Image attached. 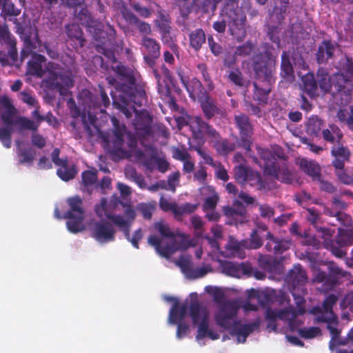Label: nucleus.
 <instances>
[{"instance_id": "obj_1", "label": "nucleus", "mask_w": 353, "mask_h": 353, "mask_svg": "<svg viewBox=\"0 0 353 353\" xmlns=\"http://www.w3.org/2000/svg\"><path fill=\"white\" fill-rule=\"evenodd\" d=\"M275 65L276 57L268 50L264 54L261 52L254 56L252 68L256 80L254 82L253 99L255 101L267 103L272 85L275 82Z\"/></svg>"}, {"instance_id": "obj_2", "label": "nucleus", "mask_w": 353, "mask_h": 353, "mask_svg": "<svg viewBox=\"0 0 353 353\" xmlns=\"http://www.w3.org/2000/svg\"><path fill=\"white\" fill-rule=\"evenodd\" d=\"M238 307L234 302L228 301L223 304L216 312V323L225 330H230V334L236 335L238 341L245 343L247 337L259 327V322L241 325L236 320Z\"/></svg>"}, {"instance_id": "obj_3", "label": "nucleus", "mask_w": 353, "mask_h": 353, "mask_svg": "<svg viewBox=\"0 0 353 353\" xmlns=\"http://www.w3.org/2000/svg\"><path fill=\"white\" fill-rule=\"evenodd\" d=\"M154 228L158 230L162 237L169 238L172 240L170 244L162 246L161 240L156 235H150L148 241L153 246L157 252L161 256L169 258L176 251L187 249L188 244L184 239L178 241L175 237L176 234L171 231L168 224L163 221H159L154 223Z\"/></svg>"}, {"instance_id": "obj_4", "label": "nucleus", "mask_w": 353, "mask_h": 353, "mask_svg": "<svg viewBox=\"0 0 353 353\" xmlns=\"http://www.w3.org/2000/svg\"><path fill=\"white\" fill-rule=\"evenodd\" d=\"M113 70L121 80L126 82V83H121L120 91L125 93L129 99L136 103L138 107L142 106L143 101H146V94L143 90H137L134 87L136 80L132 72L121 64L114 67Z\"/></svg>"}, {"instance_id": "obj_5", "label": "nucleus", "mask_w": 353, "mask_h": 353, "mask_svg": "<svg viewBox=\"0 0 353 353\" xmlns=\"http://www.w3.org/2000/svg\"><path fill=\"white\" fill-rule=\"evenodd\" d=\"M190 315L194 325L199 324L196 341L208 337L212 340L219 339L218 332L209 329V312L206 308L202 307L197 301H192L189 307Z\"/></svg>"}, {"instance_id": "obj_6", "label": "nucleus", "mask_w": 353, "mask_h": 353, "mask_svg": "<svg viewBox=\"0 0 353 353\" xmlns=\"http://www.w3.org/2000/svg\"><path fill=\"white\" fill-rule=\"evenodd\" d=\"M69 210L66 212L63 218L68 219L66 223L68 230L72 233L83 231L85 228L83 220L85 219V210L83 209V200L79 196L69 197L67 199Z\"/></svg>"}, {"instance_id": "obj_7", "label": "nucleus", "mask_w": 353, "mask_h": 353, "mask_svg": "<svg viewBox=\"0 0 353 353\" xmlns=\"http://www.w3.org/2000/svg\"><path fill=\"white\" fill-rule=\"evenodd\" d=\"M225 12L229 17V31L230 34L237 41H242L246 37L245 22L246 17L239 6H225Z\"/></svg>"}, {"instance_id": "obj_8", "label": "nucleus", "mask_w": 353, "mask_h": 353, "mask_svg": "<svg viewBox=\"0 0 353 353\" xmlns=\"http://www.w3.org/2000/svg\"><path fill=\"white\" fill-rule=\"evenodd\" d=\"M110 220H100L89 224L90 236L100 243H107L115 240L117 230Z\"/></svg>"}, {"instance_id": "obj_9", "label": "nucleus", "mask_w": 353, "mask_h": 353, "mask_svg": "<svg viewBox=\"0 0 353 353\" xmlns=\"http://www.w3.org/2000/svg\"><path fill=\"white\" fill-rule=\"evenodd\" d=\"M46 82L50 89L57 90L61 96H65L68 89L74 85L70 74L63 70H49Z\"/></svg>"}, {"instance_id": "obj_10", "label": "nucleus", "mask_w": 353, "mask_h": 353, "mask_svg": "<svg viewBox=\"0 0 353 353\" xmlns=\"http://www.w3.org/2000/svg\"><path fill=\"white\" fill-rule=\"evenodd\" d=\"M177 74L180 78L181 82L188 92L189 97L193 101L204 99L208 95L207 90L198 79L192 78L190 80H187L181 70H177Z\"/></svg>"}, {"instance_id": "obj_11", "label": "nucleus", "mask_w": 353, "mask_h": 353, "mask_svg": "<svg viewBox=\"0 0 353 353\" xmlns=\"http://www.w3.org/2000/svg\"><path fill=\"white\" fill-rule=\"evenodd\" d=\"M330 152L334 158L332 161V166L336 170L343 171L345 163L349 162L350 160L351 152L350 149L340 141L336 143L332 147Z\"/></svg>"}, {"instance_id": "obj_12", "label": "nucleus", "mask_w": 353, "mask_h": 353, "mask_svg": "<svg viewBox=\"0 0 353 353\" xmlns=\"http://www.w3.org/2000/svg\"><path fill=\"white\" fill-rule=\"evenodd\" d=\"M181 26L182 32H188L189 47L196 52L200 51L208 39L205 31L201 28L190 30L189 26L185 21Z\"/></svg>"}, {"instance_id": "obj_13", "label": "nucleus", "mask_w": 353, "mask_h": 353, "mask_svg": "<svg viewBox=\"0 0 353 353\" xmlns=\"http://www.w3.org/2000/svg\"><path fill=\"white\" fill-rule=\"evenodd\" d=\"M193 137L202 139L204 134L209 137L216 139L219 137L217 131L210 124L203 121L199 117L192 118L190 123Z\"/></svg>"}, {"instance_id": "obj_14", "label": "nucleus", "mask_w": 353, "mask_h": 353, "mask_svg": "<svg viewBox=\"0 0 353 353\" xmlns=\"http://www.w3.org/2000/svg\"><path fill=\"white\" fill-rule=\"evenodd\" d=\"M172 19L165 10L158 11L154 25L158 28L163 43H169L172 41L171 37Z\"/></svg>"}, {"instance_id": "obj_15", "label": "nucleus", "mask_w": 353, "mask_h": 353, "mask_svg": "<svg viewBox=\"0 0 353 353\" xmlns=\"http://www.w3.org/2000/svg\"><path fill=\"white\" fill-rule=\"evenodd\" d=\"M219 267L222 273L236 278H240L241 275H244V273H248L251 270L248 262L238 263L228 261H220Z\"/></svg>"}, {"instance_id": "obj_16", "label": "nucleus", "mask_w": 353, "mask_h": 353, "mask_svg": "<svg viewBox=\"0 0 353 353\" xmlns=\"http://www.w3.org/2000/svg\"><path fill=\"white\" fill-rule=\"evenodd\" d=\"M266 240L268 241L265 246L266 250L276 254L287 251L292 245L290 240L276 238L270 232H267Z\"/></svg>"}, {"instance_id": "obj_17", "label": "nucleus", "mask_w": 353, "mask_h": 353, "mask_svg": "<svg viewBox=\"0 0 353 353\" xmlns=\"http://www.w3.org/2000/svg\"><path fill=\"white\" fill-rule=\"evenodd\" d=\"M121 12L125 21L129 25L135 26L140 33L145 35L151 34L152 30L150 25L145 21H141L128 8L124 6Z\"/></svg>"}, {"instance_id": "obj_18", "label": "nucleus", "mask_w": 353, "mask_h": 353, "mask_svg": "<svg viewBox=\"0 0 353 353\" xmlns=\"http://www.w3.org/2000/svg\"><path fill=\"white\" fill-rule=\"evenodd\" d=\"M336 43L330 39L323 40L319 46L316 53V61L319 64H325L334 57Z\"/></svg>"}, {"instance_id": "obj_19", "label": "nucleus", "mask_w": 353, "mask_h": 353, "mask_svg": "<svg viewBox=\"0 0 353 353\" xmlns=\"http://www.w3.org/2000/svg\"><path fill=\"white\" fill-rule=\"evenodd\" d=\"M266 174L287 184H290L293 181L292 173L288 170L285 162H283L282 165L268 166L266 168Z\"/></svg>"}, {"instance_id": "obj_20", "label": "nucleus", "mask_w": 353, "mask_h": 353, "mask_svg": "<svg viewBox=\"0 0 353 353\" xmlns=\"http://www.w3.org/2000/svg\"><path fill=\"white\" fill-rule=\"evenodd\" d=\"M352 84L343 74L336 73L332 77V92L350 96Z\"/></svg>"}, {"instance_id": "obj_21", "label": "nucleus", "mask_w": 353, "mask_h": 353, "mask_svg": "<svg viewBox=\"0 0 353 353\" xmlns=\"http://www.w3.org/2000/svg\"><path fill=\"white\" fill-rule=\"evenodd\" d=\"M0 4L1 6V15L14 17V18H10L9 20L15 25L17 32H21L23 31L22 24L15 18L21 14V9L15 8L10 0H0Z\"/></svg>"}, {"instance_id": "obj_22", "label": "nucleus", "mask_w": 353, "mask_h": 353, "mask_svg": "<svg viewBox=\"0 0 353 353\" xmlns=\"http://www.w3.org/2000/svg\"><path fill=\"white\" fill-rule=\"evenodd\" d=\"M0 43L8 46V52L12 62L17 59V42L14 37L10 34L7 26L0 25Z\"/></svg>"}, {"instance_id": "obj_23", "label": "nucleus", "mask_w": 353, "mask_h": 353, "mask_svg": "<svg viewBox=\"0 0 353 353\" xmlns=\"http://www.w3.org/2000/svg\"><path fill=\"white\" fill-rule=\"evenodd\" d=\"M0 104L6 109L1 115L3 123L9 127L15 125V120L13 119V117L17 111L9 97L7 95L0 97Z\"/></svg>"}, {"instance_id": "obj_24", "label": "nucleus", "mask_w": 353, "mask_h": 353, "mask_svg": "<svg viewBox=\"0 0 353 353\" xmlns=\"http://www.w3.org/2000/svg\"><path fill=\"white\" fill-rule=\"evenodd\" d=\"M288 281L295 288L302 286L307 282V274L301 265L298 264L293 267L288 274Z\"/></svg>"}, {"instance_id": "obj_25", "label": "nucleus", "mask_w": 353, "mask_h": 353, "mask_svg": "<svg viewBox=\"0 0 353 353\" xmlns=\"http://www.w3.org/2000/svg\"><path fill=\"white\" fill-rule=\"evenodd\" d=\"M108 220H110L115 226L118 227L119 230L121 231L125 238L130 241V229L131 221L125 220V218L119 214H105Z\"/></svg>"}, {"instance_id": "obj_26", "label": "nucleus", "mask_w": 353, "mask_h": 353, "mask_svg": "<svg viewBox=\"0 0 353 353\" xmlns=\"http://www.w3.org/2000/svg\"><path fill=\"white\" fill-rule=\"evenodd\" d=\"M168 300L175 301L170 311V322L172 324H176L178 321H182L188 311V304L183 303L182 305H180L179 301L174 297H170L168 299Z\"/></svg>"}, {"instance_id": "obj_27", "label": "nucleus", "mask_w": 353, "mask_h": 353, "mask_svg": "<svg viewBox=\"0 0 353 353\" xmlns=\"http://www.w3.org/2000/svg\"><path fill=\"white\" fill-rule=\"evenodd\" d=\"M126 134V130L121 131L117 130L113 131V137L112 139V148L110 153L112 154L123 157L125 154V150L123 149L124 137Z\"/></svg>"}, {"instance_id": "obj_28", "label": "nucleus", "mask_w": 353, "mask_h": 353, "mask_svg": "<svg viewBox=\"0 0 353 353\" xmlns=\"http://www.w3.org/2000/svg\"><path fill=\"white\" fill-rule=\"evenodd\" d=\"M153 74L157 83V90L160 97L163 100H168L171 103L176 105V99L171 95V89L169 84L163 80L161 81V75L157 69H153Z\"/></svg>"}, {"instance_id": "obj_29", "label": "nucleus", "mask_w": 353, "mask_h": 353, "mask_svg": "<svg viewBox=\"0 0 353 353\" xmlns=\"http://www.w3.org/2000/svg\"><path fill=\"white\" fill-rule=\"evenodd\" d=\"M301 169L311 176L314 181L320 180L321 168L314 161L301 159L298 163Z\"/></svg>"}, {"instance_id": "obj_30", "label": "nucleus", "mask_w": 353, "mask_h": 353, "mask_svg": "<svg viewBox=\"0 0 353 353\" xmlns=\"http://www.w3.org/2000/svg\"><path fill=\"white\" fill-rule=\"evenodd\" d=\"M151 122L152 119L150 116H139L134 121V128L141 135L150 136L152 134Z\"/></svg>"}, {"instance_id": "obj_31", "label": "nucleus", "mask_w": 353, "mask_h": 353, "mask_svg": "<svg viewBox=\"0 0 353 353\" xmlns=\"http://www.w3.org/2000/svg\"><path fill=\"white\" fill-rule=\"evenodd\" d=\"M99 91H100V100L99 101V99L97 97L91 96L90 97V105H89V108L91 109V106L94 109L99 108L101 113L105 112V109L107 108L110 103V99L103 88L102 86L99 85Z\"/></svg>"}, {"instance_id": "obj_32", "label": "nucleus", "mask_w": 353, "mask_h": 353, "mask_svg": "<svg viewBox=\"0 0 353 353\" xmlns=\"http://www.w3.org/2000/svg\"><path fill=\"white\" fill-rule=\"evenodd\" d=\"M66 33L70 39L76 42V45H78L80 48L84 46L83 32L79 25L72 23L67 26Z\"/></svg>"}, {"instance_id": "obj_33", "label": "nucleus", "mask_w": 353, "mask_h": 353, "mask_svg": "<svg viewBox=\"0 0 353 353\" xmlns=\"http://www.w3.org/2000/svg\"><path fill=\"white\" fill-rule=\"evenodd\" d=\"M228 80L239 88H248L250 81L244 79L243 73L239 68L229 71L227 75Z\"/></svg>"}, {"instance_id": "obj_34", "label": "nucleus", "mask_w": 353, "mask_h": 353, "mask_svg": "<svg viewBox=\"0 0 353 353\" xmlns=\"http://www.w3.org/2000/svg\"><path fill=\"white\" fill-rule=\"evenodd\" d=\"M234 121L240 131V136L252 135V127L250 122L249 117L243 114L236 115Z\"/></svg>"}, {"instance_id": "obj_35", "label": "nucleus", "mask_w": 353, "mask_h": 353, "mask_svg": "<svg viewBox=\"0 0 353 353\" xmlns=\"http://www.w3.org/2000/svg\"><path fill=\"white\" fill-rule=\"evenodd\" d=\"M333 241L339 247L350 246L353 244V232L352 230L339 228L338 234Z\"/></svg>"}, {"instance_id": "obj_36", "label": "nucleus", "mask_w": 353, "mask_h": 353, "mask_svg": "<svg viewBox=\"0 0 353 353\" xmlns=\"http://www.w3.org/2000/svg\"><path fill=\"white\" fill-rule=\"evenodd\" d=\"M322 135L325 141L332 143L340 142L343 137L341 130L334 125H330V129L323 130Z\"/></svg>"}, {"instance_id": "obj_37", "label": "nucleus", "mask_w": 353, "mask_h": 353, "mask_svg": "<svg viewBox=\"0 0 353 353\" xmlns=\"http://www.w3.org/2000/svg\"><path fill=\"white\" fill-rule=\"evenodd\" d=\"M198 101L201 103L202 110L208 119H210L215 115L218 109L214 101L210 97L209 94L206 96L205 99Z\"/></svg>"}, {"instance_id": "obj_38", "label": "nucleus", "mask_w": 353, "mask_h": 353, "mask_svg": "<svg viewBox=\"0 0 353 353\" xmlns=\"http://www.w3.org/2000/svg\"><path fill=\"white\" fill-rule=\"evenodd\" d=\"M142 45L145 48L148 54L153 57H159L160 45L156 39L143 36L141 40Z\"/></svg>"}, {"instance_id": "obj_39", "label": "nucleus", "mask_w": 353, "mask_h": 353, "mask_svg": "<svg viewBox=\"0 0 353 353\" xmlns=\"http://www.w3.org/2000/svg\"><path fill=\"white\" fill-rule=\"evenodd\" d=\"M319 322L327 323V329L329 330L331 336L332 341H334L339 338L340 335V331L336 328V325L338 324L337 316L333 315V316L327 317L321 316L318 318Z\"/></svg>"}, {"instance_id": "obj_40", "label": "nucleus", "mask_w": 353, "mask_h": 353, "mask_svg": "<svg viewBox=\"0 0 353 353\" xmlns=\"http://www.w3.org/2000/svg\"><path fill=\"white\" fill-rule=\"evenodd\" d=\"M302 87L303 91L310 97L316 94L317 83L312 74H307L302 77Z\"/></svg>"}, {"instance_id": "obj_41", "label": "nucleus", "mask_w": 353, "mask_h": 353, "mask_svg": "<svg viewBox=\"0 0 353 353\" xmlns=\"http://www.w3.org/2000/svg\"><path fill=\"white\" fill-rule=\"evenodd\" d=\"M317 86L324 92H330L332 90V78L323 70H319L316 73Z\"/></svg>"}, {"instance_id": "obj_42", "label": "nucleus", "mask_w": 353, "mask_h": 353, "mask_svg": "<svg viewBox=\"0 0 353 353\" xmlns=\"http://www.w3.org/2000/svg\"><path fill=\"white\" fill-rule=\"evenodd\" d=\"M323 125V121L317 116L311 117L307 123L306 132L307 134L318 137Z\"/></svg>"}, {"instance_id": "obj_43", "label": "nucleus", "mask_w": 353, "mask_h": 353, "mask_svg": "<svg viewBox=\"0 0 353 353\" xmlns=\"http://www.w3.org/2000/svg\"><path fill=\"white\" fill-rule=\"evenodd\" d=\"M225 248L230 252L231 255L238 256L242 258L243 250L245 248L247 249V240H242L241 241L230 240L226 245Z\"/></svg>"}, {"instance_id": "obj_44", "label": "nucleus", "mask_w": 353, "mask_h": 353, "mask_svg": "<svg viewBox=\"0 0 353 353\" xmlns=\"http://www.w3.org/2000/svg\"><path fill=\"white\" fill-rule=\"evenodd\" d=\"M17 154L19 157V163L30 165L34 160L36 152L32 148H20L17 150Z\"/></svg>"}, {"instance_id": "obj_45", "label": "nucleus", "mask_w": 353, "mask_h": 353, "mask_svg": "<svg viewBox=\"0 0 353 353\" xmlns=\"http://www.w3.org/2000/svg\"><path fill=\"white\" fill-rule=\"evenodd\" d=\"M60 168L57 169V174L63 181H68L74 179L77 173L74 165L68 167V161L65 165H59Z\"/></svg>"}, {"instance_id": "obj_46", "label": "nucleus", "mask_w": 353, "mask_h": 353, "mask_svg": "<svg viewBox=\"0 0 353 353\" xmlns=\"http://www.w3.org/2000/svg\"><path fill=\"white\" fill-rule=\"evenodd\" d=\"M277 263L275 259L268 255H260L258 259L259 266L265 272H274Z\"/></svg>"}, {"instance_id": "obj_47", "label": "nucleus", "mask_w": 353, "mask_h": 353, "mask_svg": "<svg viewBox=\"0 0 353 353\" xmlns=\"http://www.w3.org/2000/svg\"><path fill=\"white\" fill-rule=\"evenodd\" d=\"M214 148L219 154L226 155L235 150L236 145L230 142L228 139H223L216 141L214 143Z\"/></svg>"}, {"instance_id": "obj_48", "label": "nucleus", "mask_w": 353, "mask_h": 353, "mask_svg": "<svg viewBox=\"0 0 353 353\" xmlns=\"http://www.w3.org/2000/svg\"><path fill=\"white\" fill-rule=\"evenodd\" d=\"M294 70L288 53L284 51L281 55V75L282 77L292 76Z\"/></svg>"}, {"instance_id": "obj_49", "label": "nucleus", "mask_w": 353, "mask_h": 353, "mask_svg": "<svg viewBox=\"0 0 353 353\" xmlns=\"http://www.w3.org/2000/svg\"><path fill=\"white\" fill-rule=\"evenodd\" d=\"M208 189L212 194L208 197H206L204 200V202L202 205V208L203 211H208L209 210H215L217 203L219 201V196L218 194L215 192L213 187L208 186Z\"/></svg>"}, {"instance_id": "obj_50", "label": "nucleus", "mask_w": 353, "mask_h": 353, "mask_svg": "<svg viewBox=\"0 0 353 353\" xmlns=\"http://www.w3.org/2000/svg\"><path fill=\"white\" fill-rule=\"evenodd\" d=\"M131 103L137 105L133 101L129 99V97L127 96L125 93H123V95L121 96V101L113 102V104L117 106V108L126 117V118L129 119L132 116V112L129 108V106Z\"/></svg>"}, {"instance_id": "obj_51", "label": "nucleus", "mask_w": 353, "mask_h": 353, "mask_svg": "<svg viewBox=\"0 0 353 353\" xmlns=\"http://www.w3.org/2000/svg\"><path fill=\"white\" fill-rule=\"evenodd\" d=\"M254 49L255 45L251 41H248L245 43L236 47L234 51V57H246L250 56Z\"/></svg>"}, {"instance_id": "obj_52", "label": "nucleus", "mask_w": 353, "mask_h": 353, "mask_svg": "<svg viewBox=\"0 0 353 353\" xmlns=\"http://www.w3.org/2000/svg\"><path fill=\"white\" fill-rule=\"evenodd\" d=\"M251 168L244 164H239L234 168V178L238 183L243 184L248 181V174Z\"/></svg>"}, {"instance_id": "obj_53", "label": "nucleus", "mask_w": 353, "mask_h": 353, "mask_svg": "<svg viewBox=\"0 0 353 353\" xmlns=\"http://www.w3.org/2000/svg\"><path fill=\"white\" fill-rule=\"evenodd\" d=\"M176 3L183 19H188V15L192 11L194 0H176Z\"/></svg>"}, {"instance_id": "obj_54", "label": "nucleus", "mask_w": 353, "mask_h": 353, "mask_svg": "<svg viewBox=\"0 0 353 353\" xmlns=\"http://www.w3.org/2000/svg\"><path fill=\"white\" fill-rule=\"evenodd\" d=\"M98 171L93 168L91 170H85L81 173L82 183L84 186L88 187L93 185L97 181Z\"/></svg>"}, {"instance_id": "obj_55", "label": "nucleus", "mask_w": 353, "mask_h": 353, "mask_svg": "<svg viewBox=\"0 0 353 353\" xmlns=\"http://www.w3.org/2000/svg\"><path fill=\"white\" fill-rule=\"evenodd\" d=\"M329 280L331 287H334L338 283L339 276H344L343 270L334 263H330L328 266Z\"/></svg>"}, {"instance_id": "obj_56", "label": "nucleus", "mask_w": 353, "mask_h": 353, "mask_svg": "<svg viewBox=\"0 0 353 353\" xmlns=\"http://www.w3.org/2000/svg\"><path fill=\"white\" fill-rule=\"evenodd\" d=\"M290 315L294 316V313L291 312V310L285 309L279 310V312H274L271 310H268L266 313V318L271 321H276L277 319L285 320L286 317Z\"/></svg>"}, {"instance_id": "obj_57", "label": "nucleus", "mask_w": 353, "mask_h": 353, "mask_svg": "<svg viewBox=\"0 0 353 353\" xmlns=\"http://www.w3.org/2000/svg\"><path fill=\"white\" fill-rule=\"evenodd\" d=\"M222 19L221 20L216 21L213 23V29L219 33H224L226 29V26H229V17L227 16L225 12V7L223 8L221 13Z\"/></svg>"}, {"instance_id": "obj_58", "label": "nucleus", "mask_w": 353, "mask_h": 353, "mask_svg": "<svg viewBox=\"0 0 353 353\" xmlns=\"http://www.w3.org/2000/svg\"><path fill=\"white\" fill-rule=\"evenodd\" d=\"M179 179H180L179 172H173L168 176V187L167 188L165 186V181H161V188L162 189L170 190L174 192L176 190V184L179 183Z\"/></svg>"}, {"instance_id": "obj_59", "label": "nucleus", "mask_w": 353, "mask_h": 353, "mask_svg": "<svg viewBox=\"0 0 353 353\" xmlns=\"http://www.w3.org/2000/svg\"><path fill=\"white\" fill-rule=\"evenodd\" d=\"M15 125H19L21 129L37 131L39 125L27 117H19L15 120Z\"/></svg>"}, {"instance_id": "obj_60", "label": "nucleus", "mask_w": 353, "mask_h": 353, "mask_svg": "<svg viewBox=\"0 0 353 353\" xmlns=\"http://www.w3.org/2000/svg\"><path fill=\"white\" fill-rule=\"evenodd\" d=\"M12 132V127L6 126L0 128V141L6 148L11 146Z\"/></svg>"}, {"instance_id": "obj_61", "label": "nucleus", "mask_w": 353, "mask_h": 353, "mask_svg": "<svg viewBox=\"0 0 353 353\" xmlns=\"http://www.w3.org/2000/svg\"><path fill=\"white\" fill-rule=\"evenodd\" d=\"M263 245V240L258 234L256 230H254L250 234V238L247 240V249H258Z\"/></svg>"}, {"instance_id": "obj_62", "label": "nucleus", "mask_w": 353, "mask_h": 353, "mask_svg": "<svg viewBox=\"0 0 353 353\" xmlns=\"http://www.w3.org/2000/svg\"><path fill=\"white\" fill-rule=\"evenodd\" d=\"M261 157L265 161L264 163V171L266 173V168L271 166V165H277V159L273 155L272 152L268 150H262L260 153Z\"/></svg>"}, {"instance_id": "obj_63", "label": "nucleus", "mask_w": 353, "mask_h": 353, "mask_svg": "<svg viewBox=\"0 0 353 353\" xmlns=\"http://www.w3.org/2000/svg\"><path fill=\"white\" fill-rule=\"evenodd\" d=\"M140 155L143 157V165L146 170L152 172L156 169L158 157L157 154L153 153L150 157H145L143 152H140Z\"/></svg>"}, {"instance_id": "obj_64", "label": "nucleus", "mask_w": 353, "mask_h": 353, "mask_svg": "<svg viewBox=\"0 0 353 353\" xmlns=\"http://www.w3.org/2000/svg\"><path fill=\"white\" fill-rule=\"evenodd\" d=\"M299 335L305 339H312L321 334V330L318 327H310L309 328H300L298 330Z\"/></svg>"}]
</instances>
